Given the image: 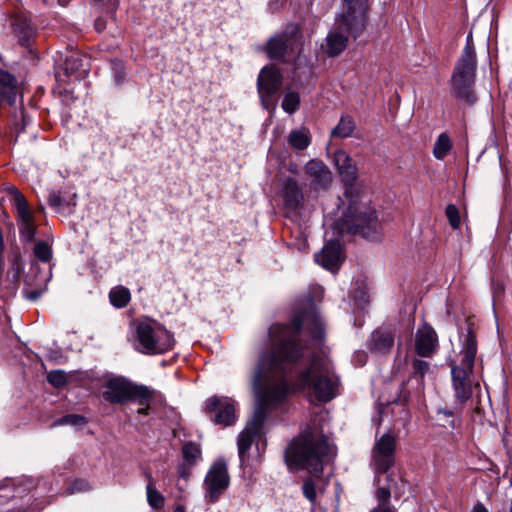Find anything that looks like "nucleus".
I'll use <instances>...</instances> for the list:
<instances>
[{
	"label": "nucleus",
	"mask_w": 512,
	"mask_h": 512,
	"mask_svg": "<svg viewBox=\"0 0 512 512\" xmlns=\"http://www.w3.org/2000/svg\"><path fill=\"white\" fill-rule=\"evenodd\" d=\"M305 333L317 343L323 339L324 325L314 309L295 316L290 324L275 323L269 328L268 343L260 352L253 374L256 409L238 437L242 465L248 464V451L261 437L267 412L281 404L291 390L305 391L311 402L322 403L331 401L339 394V378L326 357L314 356L307 368L295 376L291 374L308 350V346L302 343Z\"/></svg>",
	"instance_id": "obj_1"
},
{
	"label": "nucleus",
	"mask_w": 512,
	"mask_h": 512,
	"mask_svg": "<svg viewBox=\"0 0 512 512\" xmlns=\"http://www.w3.org/2000/svg\"><path fill=\"white\" fill-rule=\"evenodd\" d=\"M357 171L353 160L338 171L345 185V192L340 198L342 217L335 223V229L340 235H360L368 240H376L381 235V225L370 201L355 183Z\"/></svg>",
	"instance_id": "obj_2"
},
{
	"label": "nucleus",
	"mask_w": 512,
	"mask_h": 512,
	"mask_svg": "<svg viewBox=\"0 0 512 512\" xmlns=\"http://www.w3.org/2000/svg\"><path fill=\"white\" fill-rule=\"evenodd\" d=\"M329 451V444L322 433L307 430L289 445L285 461L290 469H306L319 477L323 471L324 458Z\"/></svg>",
	"instance_id": "obj_3"
},
{
	"label": "nucleus",
	"mask_w": 512,
	"mask_h": 512,
	"mask_svg": "<svg viewBox=\"0 0 512 512\" xmlns=\"http://www.w3.org/2000/svg\"><path fill=\"white\" fill-rule=\"evenodd\" d=\"M133 347L145 355H160L173 349L175 339L166 327L151 318H141L131 324Z\"/></svg>",
	"instance_id": "obj_4"
},
{
	"label": "nucleus",
	"mask_w": 512,
	"mask_h": 512,
	"mask_svg": "<svg viewBox=\"0 0 512 512\" xmlns=\"http://www.w3.org/2000/svg\"><path fill=\"white\" fill-rule=\"evenodd\" d=\"M477 354V339L472 324L467 334L461 337L460 363L452 367L453 386L456 398L460 402L468 400L472 394L470 374Z\"/></svg>",
	"instance_id": "obj_5"
},
{
	"label": "nucleus",
	"mask_w": 512,
	"mask_h": 512,
	"mask_svg": "<svg viewBox=\"0 0 512 512\" xmlns=\"http://www.w3.org/2000/svg\"><path fill=\"white\" fill-rule=\"evenodd\" d=\"M476 66V52L472 37L469 35L451 77V85L456 95L467 101L473 100Z\"/></svg>",
	"instance_id": "obj_6"
},
{
	"label": "nucleus",
	"mask_w": 512,
	"mask_h": 512,
	"mask_svg": "<svg viewBox=\"0 0 512 512\" xmlns=\"http://www.w3.org/2000/svg\"><path fill=\"white\" fill-rule=\"evenodd\" d=\"M155 396V391L143 385H136L123 379H112L107 383L103 397L106 401L114 404L123 403L127 400L138 401L143 407L138 409L139 414H147L150 403Z\"/></svg>",
	"instance_id": "obj_7"
},
{
	"label": "nucleus",
	"mask_w": 512,
	"mask_h": 512,
	"mask_svg": "<svg viewBox=\"0 0 512 512\" xmlns=\"http://www.w3.org/2000/svg\"><path fill=\"white\" fill-rule=\"evenodd\" d=\"M368 11V0H344L343 10L336 18V25L357 38L366 28Z\"/></svg>",
	"instance_id": "obj_8"
},
{
	"label": "nucleus",
	"mask_w": 512,
	"mask_h": 512,
	"mask_svg": "<svg viewBox=\"0 0 512 512\" xmlns=\"http://www.w3.org/2000/svg\"><path fill=\"white\" fill-rule=\"evenodd\" d=\"M230 484L227 464L223 459L214 461L203 482L204 499L207 503L217 502Z\"/></svg>",
	"instance_id": "obj_9"
},
{
	"label": "nucleus",
	"mask_w": 512,
	"mask_h": 512,
	"mask_svg": "<svg viewBox=\"0 0 512 512\" xmlns=\"http://www.w3.org/2000/svg\"><path fill=\"white\" fill-rule=\"evenodd\" d=\"M15 207V218L19 229L20 239L23 242H32L37 232V223L25 196L15 187L9 189Z\"/></svg>",
	"instance_id": "obj_10"
},
{
	"label": "nucleus",
	"mask_w": 512,
	"mask_h": 512,
	"mask_svg": "<svg viewBox=\"0 0 512 512\" xmlns=\"http://www.w3.org/2000/svg\"><path fill=\"white\" fill-rule=\"evenodd\" d=\"M258 93L262 105L273 112L277 106V94L282 84V75L274 66L264 67L258 76Z\"/></svg>",
	"instance_id": "obj_11"
},
{
	"label": "nucleus",
	"mask_w": 512,
	"mask_h": 512,
	"mask_svg": "<svg viewBox=\"0 0 512 512\" xmlns=\"http://www.w3.org/2000/svg\"><path fill=\"white\" fill-rule=\"evenodd\" d=\"M266 52L271 59H284L289 61L300 52V42L296 35H278L272 37L267 45Z\"/></svg>",
	"instance_id": "obj_12"
},
{
	"label": "nucleus",
	"mask_w": 512,
	"mask_h": 512,
	"mask_svg": "<svg viewBox=\"0 0 512 512\" xmlns=\"http://www.w3.org/2000/svg\"><path fill=\"white\" fill-rule=\"evenodd\" d=\"M396 450V439L390 434H384L377 440L373 451L372 459L377 473H386L394 464V453Z\"/></svg>",
	"instance_id": "obj_13"
},
{
	"label": "nucleus",
	"mask_w": 512,
	"mask_h": 512,
	"mask_svg": "<svg viewBox=\"0 0 512 512\" xmlns=\"http://www.w3.org/2000/svg\"><path fill=\"white\" fill-rule=\"evenodd\" d=\"M206 411L215 414L217 424L232 425L236 419L235 403L231 398L213 396L206 401Z\"/></svg>",
	"instance_id": "obj_14"
},
{
	"label": "nucleus",
	"mask_w": 512,
	"mask_h": 512,
	"mask_svg": "<svg viewBox=\"0 0 512 512\" xmlns=\"http://www.w3.org/2000/svg\"><path fill=\"white\" fill-rule=\"evenodd\" d=\"M438 346V338L434 329L423 324L418 328L415 336V351L422 357H431Z\"/></svg>",
	"instance_id": "obj_15"
},
{
	"label": "nucleus",
	"mask_w": 512,
	"mask_h": 512,
	"mask_svg": "<svg viewBox=\"0 0 512 512\" xmlns=\"http://www.w3.org/2000/svg\"><path fill=\"white\" fill-rule=\"evenodd\" d=\"M304 170L314 189H327L330 186L332 173L322 161L312 159L305 165Z\"/></svg>",
	"instance_id": "obj_16"
},
{
	"label": "nucleus",
	"mask_w": 512,
	"mask_h": 512,
	"mask_svg": "<svg viewBox=\"0 0 512 512\" xmlns=\"http://www.w3.org/2000/svg\"><path fill=\"white\" fill-rule=\"evenodd\" d=\"M182 462L179 464L177 471L181 478L188 479L191 475L193 467L202 458L200 444L189 441L182 446Z\"/></svg>",
	"instance_id": "obj_17"
},
{
	"label": "nucleus",
	"mask_w": 512,
	"mask_h": 512,
	"mask_svg": "<svg viewBox=\"0 0 512 512\" xmlns=\"http://www.w3.org/2000/svg\"><path fill=\"white\" fill-rule=\"evenodd\" d=\"M318 264L330 271H336L342 261V247L338 240L329 241L319 254L315 255Z\"/></svg>",
	"instance_id": "obj_18"
},
{
	"label": "nucleus",
	"mask_w": 512,
	"mask_h": 512,
	"mask_svg": "<svg viewBox=\"0 0 512 512\" xmlns=\"http://www.w3.org/2000/svg\"><path fill=\"white\" fill-rule=\"evenodd\" d=\"M12 28L19 42L24 47H29L31 40L35 36V28L26 15L19 13L12 18Z\"/></svg>",
	"instance_id": "obj_19"
},
{
	"label": "nucleus",
	"mask_w": 512,
	"mask_h": 512,
	"mask_svg": "<svg viewBox=\"0 0 512 512\" xmlns=\"http://www.w3.org/2000/svg\"><path fill=\"white\" fill-rule=\"evenodd\" d=\"M64 69L67 76L80 79L89 71V59L79 52H72L66 57Z\"/></svg>",
	"instance_id": "obj_20"
},
{
	"label": "nucleus",
	"mask_w": 512,
	"mask_h": 512,
	"mask_svg": "<svg viewBox=\"0 0 512 512\" xmlns=\"http://www.w3.org/2000/svg\"><path fill=\"white\" fill-rule=\"evenodd\" d=\"M348 35L351 34L336 25L335 29L330 31L326 37V53L331 57L341 54L347 47Z\"/></svg>",
	"instance_id": "obj_21"
},
{
	"label": "nucleus",
	"mask_w": 512,
	"mask_h": 512,
	"mask_svg": "<svg viewBox=\"0 0 512 512\" xmlns=\"http://www.w3.org/2000/svg\"><path fill=\"white\" fill-rule=\"evenodd\" d=\"M17 84L15 78L8 72L0 70V103L3 101L13 104L16 100Z\"/></svg>",
	"instance_id": "obj_22"
},
{
	"label": "nucleus",
	"mask_w": 512,
	"mask_h": 512,
	"mask_svg": "<svg viewBox=\"0 0 512 512\" xmlns=\"http://www.w3.org/2000/svg\"><path fill=\"white\" fill-rule=\"evenodd\" d=\"M283 197L287 207L297 208L302 200L303 194L296 180L288 179L283 190Z\"/></svg>",
	"instance_id": "obj_23"
},
{
	"label": "nucleus",
	"mask_w": 512,
	"mask_h": 512,
	"mask_svg": "<svg viewBox=\"0 0 512 512\" xmlns=\"http://www.w3.org/2000/svg\"><path fill=\"white\" fill-rule=\"evenodd\" d=\"M310 141V133L305 128L293 130L288 136L290 146L297 150L306 149L309 146Z\"/></svg>",
	"instance_id": "obj_24"
},
{
	"label": "nucleus",
	"mask_w": 512,
	"mask_h": 512,
	"mask_svg": "<svg viewBox=\"0 0 512 512\" xmlns=\"http://www.w3.org/2000/svg\"><path fill=\"white\" fill-rule=\"evenodd\" d=\"M110 302L117 308H124L128 305L131 299L130 291L123 286H117L111 289L109 293Z\"/></svg>",
	"instance_id": "obj_25"
},
{
	"label": "nucleus",
	"mask_w": 512,
	"mask_h": 512,
	"mask_svg": "<svg viewBox=\"0 0 512 512\" xmlns=\"http://www.w3.org/2000/svg\"><path fill=\"white\" fill-rule=\"evenodd\" d=\"M148 483L146 486L147 501L149 505L155 509H159L164 505V497L155 488L154 480L150 474H147Z\"/></svg>",
	"instance_id": "obj_26"
},
{
	"label": "nucleus",
	"mask_w": 512,
	"mask_h": 512,
	"mask_svg": "<svg viewBox=\"0 0 512 512\" xmlns=\"http://www.w3.org/2000/svg\"><path fill=\"white\" fill-rule=\"evenodd\" d=\"M452 148V143L447 134L442 133L437 138L434 148L433 155L436 159L442 160L444 159Z\"/></svg>",
	"instance_id": "obj_27"
},
{
	"label": "nucleus",
	"mask_w": 512,
	"mask_h": 512,
	"mask_svg": "<svg viewBox=\"0 0 512 512\" xmlns=\"http://www.w3.org/2000/svg\"><path fill=\"white\" fill-rule=\"evenodd\" d=\"M373 348L378 352L388 351L394 344V339L389 333L375 332L372 336Z\"/></svg>",
	"instance_id": "obj_28"
},
{
	"label": "nucleus",
	"mask_w": 512,
	"mask_h": 512,
	"mask_svg": "<svg viewBox=\"0 0 512 512\" xmlns=\"http://www.w3.org/2000/svg\"><path fill=\"white\" fill-rule=\"evenodd\" d=\"M404 486H405V483L403 482V480H401V487H398L396 485L395 488H393L392 486H390L389 488H385V487L378 488L376 490V494H375L376 498L379 502L378 505L382 504L385 506H389L388 500L390 498L391 490H394V493L397 494L398 496H400L404 492Z\"/></svg>",
	"instance_id": "obj_29"
},
{
	"label": "nucleus",
	"mask_w": 512,
	"mask_h": 512,
	"mask_svg": "<svg viewBox=\"0 0 512 512\" xmlns=\"http://www.w3.org/2000/svg\"><path fill=\"white\" fill-rule=\"evenodd\" d=\"M355 128L354 121L349 117H342L338 125L333 129L332 134L341 138L351 135Z\"/></svg>",
	"instance_id": "obj_30"
},
{
	"label": "nucleus",
	"mask_w": 512,
	"mask_h": 512,
	"mask_svg": "<svg viewBox=\"0 0 512 512\" xmlns=\"http://www.w3.org/2000/svg\"><path fill=\"white\" fill-rule=\"evenodd\" d=\"M300 104V96L297 92H287L282 101V108L285 112L294 113Z\"/></svg>",
	"instance_id": "obj_31"
},
{
	"label": "nucleus",
	"mask_w": 512,
	"mask_h": 512,
	"mask_svg": "<svg viewBox=\"0 0 512 512\" xmlns=\"http://www.w3.org/2000/svg\"><path fill=\"white\" fill-rule=\"evenodd\" d=\"M35 257L42 262H50L52 259V248L45 241H38L34 247Z\"/></svg>",
	"instance_id": "obj_32"
},
{
	"label": "nucleus",
	"mask_w": 512,
	"mask_h": 512,
	"mask_svg": "<svg viewBox=\"0 0 512 512\" xmlns=\"http://www.w3.org/2000/svg\"><path fill=\"white\" fill-rule=\"evenodd\" d=\"M87 423L85 417L77 414L66 415L58 421L60 425L83 426Z\"/></svg>",
	"instance_id": "obj_33"
},
{
	"label": "nucleus",
	"mask_w": 512,
	"mask_h": 512,
	"mask_svg": "<svg viewBox=\"0 0 512 512\" xmlns=\"http://www.w3.org/2000/svg\"><path fill=\"white\" fill-rule=\"evenodd\" d=\"M446 216L452 228L458 229L460 226V214L455 205L450 204L446 207Z\"/></svg>",
	"instance_id": "obj_34"
},
{
	"label": "nucleus",
	"mask_w": 512,
	"mask_h": 512,
	"mask_svg": "<svg viewBox=\"0 0 512 512\" xmlns=\"http://www.w3.org/2000/svg\"><path fill=\"white\" fill-rule=\"evenodd\" d=\"M302 491L304 496L311 502L314 503L317 498L316 487L311 479H306L303 483Z\"/></svg>",
	"instance_id": "obj_35"
},
{
	"label": "nucleus",
	"mask_w": 512,
	"mask_h": 512,
	"mask_svg": "<svg viewBox=\"0 0 512 512\" xmlns=\"http://www.w3.org/2000/svg\"><path fill=\"white\" fill-rule=\"evenodd\" d=\"M47 379L54 387H62L66 383V376L62 371H51L48 374Z\"/></svg>",
	"instance_id": "obj_36"
},
{
	"label": "nucleus",
	"mask_w": 512,
	"mask_h": 512,
	"mask_svg": "<svg viewBox=\"0 0 512 512\" xmlns=\"http://www.w3.org/2000/svg\"><path fill=\"white\" fill-rule=\"evenodd\" d=\"M351 161V157L343 150H338L334 153V163L338 171L343 169Z\"/></svg>",
	"instance_id": "obj_37"
},
{
	"label": "nucleus",
	"mask_w": 512,
	"mask_h": 512,
	"mask_svg": "<svg viewBox=\"0 0 512 512\" xmlns=\"http://www.w3.org/2000/svg\"><path fill=\"white\" fill-rule=\"evenodd\" d=\"M412 366L413 373L421 378H423L429 370V363L424 360L415 359Z\"/></svg>",
	"instance_id": "obj_38"
},
{
	"label": "nucleus",
	"mask_w": 512,
	"mask_h": 512,
	"mask_svg": "<svg viewBox=\"0 0 512 512\" xmlns=\"http://www.w3.org/2000/svg\"><path fill=\"white\" fill-rule=\"evenodd\" d=\"M87 483L83 480L75 481L73 484V491H82L87 488Z\"/></svg>",
	"instance_id": "obj_39"
},
{
	"label": "nucleus",
	"mask_w": 512,
	"mask_h": 512,
	"mask_svg": "<svg viewBox=\"0 0 512 512\" xmlns=\"http://www.w3.org/2000/svg\"><path fill=\"white\" fill-rule=\"evenodd\" d=\"M371 512H396L394 509H392L390 506L385 505H378L376 508H374Z\"/></svg>",
	"instance_id": "obj_40"
},
{
	"label": "nucleus",
	"mask_w": 512,
	"mask_h": 512,
	"mask_svg": "<svg viewBox=\"0 0 512 512\" xmlns=\"http://www.w3.org/2000/svg\"><path fill=\"white\" fill-rule=\"evenodd\" d=\"M471 512H488V510L482 503H477L473 506Z\"/></svg>",
	"instance_id": "obj_41"
},
{
	"label": "nucleus",
	"mask_w": 512,
	"mask_h": 512,
	"mask_svg": "<svg viewBox=\"0 0 512 512\" xmlns=\"http://www.w3.org/2000/svg\"><path fill=\"white\" fill-rule=\"evenodd\" d=\"M95 28L98 32L102 31L104 29V23L98 19L95 23Z\"/></svg>",
	"instance_id": "obj_42"
},
{
	"label": "nucleus",
	"mask_w": 512,
	"mask_h": 512,
	"mask_svg": "<svg viewBox=\"0 0 512 512\" xmlns=\"http://www.w3.org/2000/svg\"><path fill=\"white\" fill-rule=\"evenodd\" d=\"M174 512H185V508L182 505L176 506Z\"/></svg>",
	"instance_id": "obj_43"
},
{
	"label": "nucleus",
	"mask_w": 512,
	"mask_h": 512,
	"mask_svg": "<svg viewBox=\"0 0 512 512\" xmlns=\"http://www.w3.org/2000/svg\"><path fill=\"white\" fill-rule=\"evenodd\" d=\"M359 358V361L361 364H363L365 362V358H366V355L364 353H361L358 355Z\"/></svg>",
	"instance_id": "obj_44"
},
{
	"label": "nucleus",
	"mask_w": 512,
	"mask_h": 512,
	"mask_svg": "<svg viewBox=\"0 0 512 512\" xmlns=\"http://www.w3.org/2000/svg\"><path fill=\"white\" fill-rule=\"evenodd\" d=\"M59 3H60L61 5H63V6L66 4V2H65L64 0H59Z\"/></svg>",
	"instance_id": "obj_45"
},
{
	"label": "nucleus",
	"mask_w": 512,
	"mask_h": 512,
	"mask_svg": "<svg viewBox=\"0 0 512 512\" xmlns=\"http://www.w3.org/2000/svg\"><path fill=\"white\" fill-rule=\"evenodd\" d=\"M445 414H446L447 416H451V415H452V413H451V412H445Z\"/></svg>",
	"instance_id": "obj_46"
},
{
	"label": "nucleus",
	"mask_w": 512,
	"mask_h": 512,
	"mask_svg": "<svg viewBox=\"0 0 512 512\" xmlns=\"http://www.w3.org/2000/svg\"><path fill=\"white\" fill-rule=\"evenodd\" d=\"M4 217H7V213L5 211L2 212Z\"/></svg>",
	"instance_id": "obj_47"
}]
</instances>
